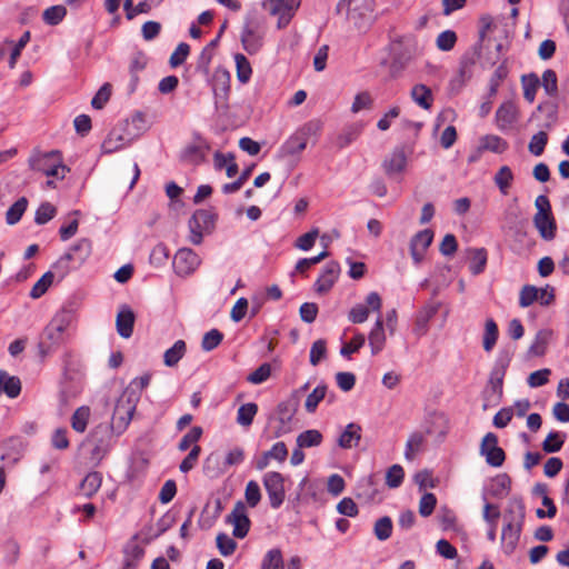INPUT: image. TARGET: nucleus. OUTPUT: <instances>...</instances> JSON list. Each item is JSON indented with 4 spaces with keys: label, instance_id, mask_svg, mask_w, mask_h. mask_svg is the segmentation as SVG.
<instances>
[{
    "label": "nucleus",
    "instance_id": "58836bf2",
    "mask_svg": "<svg viewBox=\"0 0 569 569\" xmlns=\"http://www.w3.org/2000/svg\"><path fill=\"white\" fill-rule=\"evenodd\" d=\"M67 16V9L62 4H56L47 8L42 12V20L48 26H58Z\"/></svg>",
    "mask_w": 569,
    "mask_h": 569
},
{
    "label": "nucleus",
    "instance_id": "864d4df0",
    "mask_svg": "<svg viewBox=\"0 0 569 569\" xmlns=\"http://www.w3.org/2000/svg\"><path fill=\"white\" fill-rule=\"evenodd\" d=\"M57 213V209L53 204L50 202H43L39 206V208L36 211L34 216V222L39 226L46 224L51 219L54 218Z\"/></svg>",
    "mask_w": 569,
    "mask_h": 569
},
{
    "label": "nucleus",
    "instance_id": "338daca9",
    "mask_svg": "<svg viewBox=\"0 0 569 569\" xmlns=\"http://www.w3.org/2000/svg\"><path fill=\"white\" fill-rule=\"evenodd\" d=\"M539 290L531 284H526L520 290L519 306L527 308L538 300Z\"/></svg>",
    "mask_w": 569,
    "mask_h": 569
},
{
    "label": "nucleus",
    "instance_id": "ddd939ff",
    "mask_svg": "<svg viewBox=\"0 0 569 569\" xmlns=\"http://www.w3.org/2000/svg\"><path fill=\"white\" fill-rule=\"evenodd\" d=\"M350 9L347 20L353 23L356 29H362L369 13L372 11V0H349Z\"/></svg>",
    "mask_w": 569,
    "mask_h": 569
},
{
    "label": "nucleus",
    "instance_id": "c756f323",
    "mask_svg": "<svg viewBox=\"0 0 569 569\" xmlns=\"http://www.w3.org/2000/svg\"><path fill=\"white\" fill-rule=\"evenodd\" d=\"M411 99L421 108L428 110L433 102V94L430 88L422 83L412 87L410 92Z\"/></svg>",
    "mask_w": 569,
    "mask_h": 569
},
{
    "label": "nucleus",
    "instance_id": "680f3d73",
    "mask_svg": "<svg viewBox=\"0 0 569 569\" xmlns=\"http://www.w3.org/2000/svg\"><path fill=\"white\" fill-rule=\"evenodd\" d=\"M217 548L223 557L232 555L237 548V542L227 533L220 532L217 536Z\"/></svg>",
    "mask_w": 569,
    "mask_h": 569
},
{
    "label": "nucleus",
    "instance_id": "603ef678",
    "mask_svg": "<svg viewBox=\"0 0 569 569\" xmlns=\"http://www.w3.org/2000/svg\"><path fill=\"white\" fill-rule=\"evenodd\" d=\"M513 180L512 171L509 167L503 166L495 176V183L498 186L502 194L508 193V189Z\"/></svg>",
    "mask_w": 569,
    "mask_h": 569
},
{
    "label": "nucleus",
    "instance_id": "39448f33",
    "mask_svg": "<svg viewBox=\"0 0 569 569\" xmlns=\"http://www.w3.org/2000/svg\"><path fill=\"white\" fill-rule=\"evenodd\" d=\"M217 216L212 210L198 209L189 219V240L192 244H200L204 233H210L214 228Z\"/></svg>",
    "mask_w": 569,
    "mask_h": 569
},
{
    "label": "nucleus",
    "instance_id": "2f4dec72",
    "mask_svg": "<svg viewBox=\"0 0 569 569\" xmlns=\"http://www.w3.org/2000/svg\"><path fill=\"white\" fill-rule=\"evenodd\" d=\"M509 72H510V70H509V67H508L506 60L502 61L496 68V70L493 71V73L491 74L490 80H489V90H488L489 98H493L497 94L501 82L507 79V77L509 76Z\"/></svg>",
    "mask_w": 569,
    "mask_h": 569
},
{
    "label": "nucleus",
    "instance_id": "2eb2a0df",
    "mask_svg": "<svg viewBox=\"0 0 569 569\" xmlns=\"http://www.w3.org/2000/svg\"><path fill=\"white\" fill-rule=\"evenodd\" d=\"M340 273V266L337 261H330L328 262L321 274L318 277V279L315 282V290L318 293H326L328 292L335 282L337 281Z\"/></svg>",
    "mask_w": 569,
    "mask_h": 569
},
{
    "label": "nucleus",
    "instance_id": "052dcab7",
    "mask_svg": "<svg viewBox=\"0 0 569 569\" xmlns=\"http://www.w3.org/2000/svg\"><path fill=\"white\" fill-rule=\"evenodd\" d=\"M433 240V232L430 229H423L417 232L410 240V244L425 251L429 248Z\"/></svg>",
    "mask_w": 569,
    "mask_h": 569
},
{
    "label": "nucleus",
    "instance_id": "4d7b16f0",
    "mask_svg": "<svg viewBox=\"0 0 569 569\" xmlns=\"http://www.w3.org/2000/svg\"><path fill=\"white\" fill-rule=\"evenodd\" d=\"M540 84L543 87L546 93L550 97H555L558 93V80L557 74L553 70L547 69L542 73Z\"/></svg>",
    "mask_w": 569,
    "mask_h": 569
},
{
    "label": "nucleus",
    "instance_id": "f8f14e48",
    "mask_svg": "<svg viewBox=\"0 0 569 569\" xmlns=\"http://www.w3.org/2000/svg\"><path fill=\"white\" fill-rule=\"evenodd\" d=\"M199 256L189 248H181L173 258V268L178 276H189L200 266Z\"/></svg>",
    "mask_w": 569,
    "mask_h": 569
},
{
    "label": "nucleus",
    "instance_id": "aec40b11",
    "mask_svg": "<svg viewBox=\"0 0 569 569\" xmlns=\"http://www.w3.org/2000/svg\"><path fill=\"white\" fill-rule=\"evenodd\" d=\"M518 110L512 101H505L496 111V122L499 129L507 130L517 122Z\"/></svg>",
    "mask_w": 569,
    "mask_h": 569
},
{
    "label": "nucleus",
    "instance_id": "4468645a",
    "mask_svg": "<svg viewBox=\"0 0 569 569\" xmlns=\"http://www.w3.org/2000/svg\"><path fill=\"white\" fill-rule=\"evenodd\" d=\"M149 126L144 119V116L141 112L132 116L130 120L126 121L124 124V134H121L117 138V140L122 142H132L136 139H139L142 133L148 130Z\"/></svg>",
    "mask_w": 569,
    "mask_h": 569
},
{
    "label": "nucleus",
    "instance_id": "cd10ccee",
    "mask_svg": "<svg viewBox=\"0 0 569 569\" xmlns=\"http://www.w3.org/2000/svg\"><path fill=\"white\" fill-rule=\"evenodd\" d=\"M0 391H3L11 399L17 398L21 392L20 379L0 370Z\"/></svg>",
    "mask_w": 569,
    "mask_h": 569
},
{
    "label": "nucleus",
    "instance_id": "de8ad7c7",
    "mask_svg": "<svg viewBox=\"0 0 569 569\" xmlns=\"http://www.w3.org/2000/svg\"><path fill=\"white\" fill-rule=\"evenodd\" d=\"M28 207V200L22 197L18 199L7 211L6 221L8 224H16L24 213Z\"/></svg>",
    "mask_w": 569,
    "mask_h": 569
},
{
    "label": "nucleus",
    "instance_id": "a211bd4d",
    "mask_svg": "<svg viewBox=\"0 0 569 569\" xmlns=\"http://www.w3.org/2000/svg\"><path fill=\"white\" fill-rule=\"evenodd\" d=\"M136 316L132 309L123 305L120 307L116 319L117 332L120 337L128 339L132 336Z\"/></svg>",
    "mask_w": 569,
    "mask_h": 569
},
{
    "label": "nucleus",
    "instance_id": "20e7f679",
    "mask_svg": "<svg viewBox=\"0 0 569 569\" xmlns=\"http://www.w3.org/2000/svg\"><path fill=\"white\" fill-rule=\"evenodd\" d=\"M68 323V315L63 312L61 315H57L44 328L38 345L41 356L44 357L49 355L63 341V333Z\"/></svg>",
    "mask_w": 569,
    "mask_h": 569
},
{
    "label": "nucleus",
    "instance_id": "3c124183",
    "mask_svg": "<svg viewBox=\"0 0 569 569\" xmlns=\"http://www.w3.org/2000/svg\"><path fill=\"white\" fill-rule=\"evenodd\" d=\"M373 532H375L376 538L380 541H385V540L389 539L392 533L391 518L388 516L379 518L375 522Z\"/></svg>",
    "mask_w": 569,
    "mask_h": 569
},
{
    "label": "nucleus",
    "instance_id": "7ed1b4c3",
    "mask_svg": "<svg viewBox=\"0 0 569 569\" xmlns=\"http://www.w3.org/2000/svg\"><path fill=\"white\" fill-rule=\"evenodd\" d=\"M266 26L263 18L257 12H250L244 17L240 40L243 49L249 54L257 53L263 44Z\"/></svg>",
    "mask_w": 569,
    "mask_h": 569
},
{
    "label": "nucleus",
    "instance_id": "6ab92c4d",
    "mask_svg": "<svg viewBox=\"0 0 569 569\" xmlns=\"http://www.w3.org/2000/svg\"><path fill=\"white\" fill-rule=\"evenodd\" d=\"M406 164L407 153L403 148L399 147L388 154L382 162L383 170L389 177L401 173L405 170Z\"/></svg>",
    "mask_w": 569,
    "mask_h": 569
},
{
    "label": "nucleus",
    "instance_id": "ea45409f",
    "mask_svg": "<svg viewBox=\"0 0 569 569\" xmlns=\"http://www.w3.org/2000/svg\"><path fill=\"white\" fill-rule=\"evenodd\" d=\"M257 412L258 406L254 402L244 403L238 409L237 422L242 427H249L251 426Z\"/></svg>",
    "mask_w": 569,
    "mask_h": 569
},
{
    "label": "nucleus",
    "instance_id": "bf43d9fd",
    "mask_svg": "<svg viewBox=\"0 0 569 569\" xmlns=\"http://www.w3.org/2000/svg\"><path fill=\"white\" fill-rule=\"evenodd\" d=\"M425 441V437L421 432H413L409 436L406 445L405 456L408 460L413 459L416 452H418Z\"/></svg>",
    "mask_w": 569,
    "mask_h": 569
},
{
    "label": "nucleus",
    "instance_id": "dca6fc26",
    "mask_svg": "<svg viewBox=\"0 0 569 569\" xmlns=\"http://www.w3.org/2000/svg\"><path fill=\"white\" fill-rule=\"evenodd\" d=\"M323 123L312 119L302 124L292 136L293 142H315L321 138Z\"/></svg>",
    "mask_w": 569,
    "mask_h": 569
},
{
    "label": "nucleus",
    "instance_id": "4c0bfd02",
    "mask_svg": "<svg viewBox=\"0 0 569 569\" xmlns=\"http://www.w3.org/2000/svg\"><path fill=\"white\" fill-rule=\"evenodd\" d=\"M470 264L469 269L472 274H480L483 272L487 264V250L485 248H477L470 250Z\"/></svg>",
    "mask_w": 569,
    "mask_h": 569
},
{
    "label": "nucleus",
    "instance_id": "69168bd1",
    "mask_svg": "<svg viewBox=\"0 0 569 569\" xmlns=\"http://www.w3.org/2000/svg\"><path fill=\"white\" fill-rule=\"evenodd\" d=\"M405 477L403 468L400 465L391 466L386 475V483L389 488H398Z\"/></svg>",
    "mask_w": 569,
    "mask_h": 569
},
{
    "label": "nucleus",
    "instance_id": "412c9836",
    "mask_svg": "<svg viewBox=\"0 0 569 569\" xmlns=\"http://www.w3.org/2000/svg\"><path fill=\"white\" fill-rule=\"evenodd\" d=\"M92 244L91 241L87 238H82L78 240L70 249L66 252V254L70 256V261L73 267H81L88 258L91 256Z\"/></svg>",
    "mask_w": 569,
    "mask_h": 569
},
{
    "label": "nucleus",
    "instance_id": "79ce46f5",
    "mask_svg": "<svg viewBox=\"0 0 569 569\" xmlns=\"http://www.w3.org/2000/svg\"><path fill=\"white\" fill-rule=\"evenodd\" d=\"M322 442V435L316 429H310L301 432L297 437V446L300 448L317 447Z\"/></svg>",
    "mask_w": 569,
    "mask_h": 569
},
{
    "label": "nucleus",
    "instance_id": "f03ea898",
    "mask_svg": "<svg viewBox=\"0 0 569 569\" xmlns=\"http://www.w3.org/2000/svg\"><path fill=\"white\" fill-rule=\"evenodd\" d=\"M28 162L30 169L41 171L47 177L63 179L69 172V168L63 164L62 154L58 150L41 152L39 149H34Z\"/></svg>",
    "mask_w": 569,
    "mask_h": 569
},
{
    "label": "nucleus",
    "instance_id": "393cba45",
    "mask_svg": "<svg viewBox=\"0 0 569 569\" xmlns=\"http://www.w3.org/2000/svg\"><path fill=\"white\" fill-rule=\"evenodd\" d=\"M230 90V73L224 69H217L212 78V91L217 101L226 100Z\"/></svg>",
    "mask_w": 569,
    "mask_h": 569
},
{
    "label": "nucleus",
    "instance_id": "13d9d810",
    "mask_svg": "<svg viewBox=\"0 0 569 569\" xmlns=\"http://www.w3.org/2000/svg\"><path fill=\"white\" fill-rule=\"evenodd\" d=\"M202 436V428L199 426L192 427L178 443L180 451H187L191 445H196Z\"/></svg>",
    "mask_w": 569,
    "mask_h": 569
},
{
    "label": "nucleus",
    "instance_id": "473e14b6",
    "mask_svg": "<svg viewBox=\"0 0 569 569\" xmlns=\"http://www.w3.org/2000/svg\"><path fill=\"white\" fill-rule=\"evenodd\" d=\"M187 351V346L183 340H177L173 346L167 349L163 353V362L167 367H174L182 359Z\"/></svg>",
    "mask_w": 569,
    "mask_h": 569
},
{
    "label": "nucleus",
    "instance_id": "7c9ffc66",
    "mask_svg": "<svg viewBox=\"0 0 569 569\" xmlns=\"http://www.w3.org/2000/svg\"><path fill=\"white\" fill-rule=\"evenodd\" d=\"M526 516L525 505L520 498H512L506 510V519L508 523L523 525Z\"/></svg>",
    "mask_w": 569,
    "mask_h": 569
},
{
    "label": "nucleus",
    "instance_id": "c03bdc74",
    "mask_svg": "<svg viewBox=\"0 0 569 569\" xmlns=\"http://www.w3.org/2000/svg\"><path fill=\"white\" fill-rule=\"evenodd\" d=\"M237 78L241 83H247L252 74V68L249 60L242 53L234 54Z\"/></svg>",
    "mask_w": 569,
    "mask_h": 569
},
{
    "label": "nucleus",
    "instance_id": "5701e85b",
    "mask_svg": "<svg viewBox=\"0 0 569 569\" xmlns=\"http://www.w3.org/2000/svg\"><path fill=\"white\" fill-rule=\"evenodd\" d=\"M371 355L381 352L386 345L385 321L381 315H378L376 322L368 336Z\"/></svg>",
    "mask_w": 569,
    "mask_h": 569
},
{
    "label": "nucleus",
    "instance_id": "1a4fd4ad",
    "mask_svg": "<svg viewBox=\"0 0 569 569\" xmlns=\"http://www.w3.org/2000/svg\"><path fill=\"white\" fill-rule=\"evenodd\" d=\"M480 455L486 458V462L491 467H501L506 459V453L502 448L498 446V437L488 432L480 445Z\"/></svg>",
    "mask_w": 569,
    "mask_h": 569
},
{
    "label": "nucleus",
    "instance_id": "0e129e2a",
    "mask_svg": "<svg viewBox=\"0 0 569 569\" xmlns=\"http://www.w3.org/2000/svg\"><path fill=\"white\" fill-rule=\"evenodd\" d=\"M457 42V34L452 30H445L438 34L436 43L441 51H450Z\"/></svg>",
    "mask_w": 569,
    "mask_h": 569
},
{
    "label": "nucleus",
    "instance_id": "a19ab883",
    "mask_svg": "<svg viewBox=\"0 0 569 569\" xmlns=\"http://www.w3.org/2000/svg\"><path fill=\"white\" fill-rule=\"evenodd\" d=\"M90 418L89 407H79L71 417V427L77 432H84Z\"/></svg>",
    "mask_w": 569,
    "mask_h": 569
},
{
    "label": "nucleus",
    "instance_id": "f257e3e1",
    "mask_svg": "<svg viewBox=\"0 0 569 569\" xmlns=\"http://www.w3.org/2000/svg\"><path fill=\"white\" fill-rule=\"evenodd\" d=\"M138 400L139 395L131 389H124L118 398L109 426L117 437L127 430L136 411Z\"/></svg>",
    "mask_w": 569,
    "mask_h": 569
},
{
    "label": "nucleus",
    "instance_id": "a878e982",
    "mask_svg": "<svg viewBox=\"0 0 569 569\" xmlns=\"http://www.w3.org/2000/svg\"><path fill=\"white\" fill-rule=\"evenodd\" d=\"M533 224L545 240H552L556 237V222L552 214L536 213Z\"/></svg>",
    "mask_w": 569,
    "mask_h": 569
},
{
    "label": "nucleus",
    "instance_id": "6e6d98bb",
    "mask_svg": "<svg viewBox=\"0 0 569 569\" xmlns=\"http://www.w3.org/2000/svg\"><path fill=\"white\" fill-rule=\"evenodd\" d=\"M111 84L109 82L103 83L91 100L93 109L101 110L107 104L111 97Z\"/></svg>",
    "mask_w": 569,
    "mask_h": 569
},
{
    "label": "nucleus",
    "instance_id": "e2e57ef3",
    "mask_svg": "<svg viewBox=\"0 0 569 569\" xmlns=\"http://www.w3.org/2000/svg\"><path fill=\"white\" fill-rule=\"evenodd\" d=\"M327 356V343L323 339L316 340L310 348V363L318 366Z\"/></svg>",
    "mask_w": 569,
    "mask_h": 569
},
{
    "label": "nucleus",
    "instance_id": "0eeeda50",
    "mask_svg": "<svg viewBox=\"0 0 569 569\" xmlns=\"http://www.w3.org/2000/svg\"><path fill=\"white\" fill-rule=\"evenodd\" d=\"M113 436H116L114 432L107 426L100 425L92 430L90 440L93 445L91 451L93 458L100 460L112 449L114 445Z\"/></svg>",
    "mask_w": 569,
    "mask_h": 569
},
{
    "label": "nucleus",
    "instance_id": "bb28decb",
    "mask_svg": "<svg viewBox=\"0 0 569 569\" xmlns=\"http://www.w3.org/2000/svg\"><path fill=\"white\" fill-rule=\"evenodd\" d=\"M361 439V427L357 423H349L338 439V445L343 449L358 446Z\"/></svg>",
    "mask_w": 569,
    "mask_h": 569
},
{
    "label": "nucleus",
    "instance_id": "a18cd8bd",
    "mask_svg": "<svg viewBox=\"0 0 569 569\" xmlns=\"http://www.w3.org/2000/svg\"><path fill=\"white\" fill-rule=\"evenodd\" d=\"M307 144H281L278 157L289 164L297 162L298 157L305 150Z\"/></svg>",
    "mask_w": 569,
    "mask_h": 569
},
{
    "label": "nucleus",
    "instance_id": "774afa93",
    "mask_svg": "<svg viewBox=\"0 0 569 569\" xmlns=\"http://www.w3.org/2000/svg\"><path fill=\"white\" fill-rule=\"evenodd\" d=\"M246 501L249 507L254 508L261 500V491L257 481L250 480L246 486Z\"/></svg>",
    "mask_w": 569,
    "mask_h": 569
},
{
    "label": "nucleus",
    "instance_id": "37998d69",
    "mask_svg": "<svg viewBox=\"0 0 569 569\" xmlns=\"http://www.w3.org/2000/svg\"><path fill=\"white\" fill-rule=\"evenodd\" d=\"M72 269H77L73 267L70 261L69 254H62L52 266L51 270L54 273V279L57 278L59 281L63 280Z\"/></svg>",
    "mask_w": 569,
    "mask_h": 569
},
{
    "label": "nucleus",
    "instance_id": "c85d7f7f",
    "mask_svg": "<svg viewBox=\"0 0 569 569\" xmlns=\"http://www.w3.org/2000/svg\"><path fill=\"white\" fill-rule=\"evenodd\" d=\"M295 412L296 406L291 401H282L278 405L277 413L281 428L276 431V437H280L289 430L286 426L292 420Z\"/></svg>",
    "mask_w": 569,
    "mask_h": 569
},
{
    "label": "nucleus",
    "instance_id": "49530a36",
    "mask_svg": "<svg viewBox=\"0 0 569 569\" xmlns=\"http://www.w3.org/2000/svg\"><path fill=\"white\" fill-rule=\"evenodd\" d=\"M54 280L53 271H47L31 288L30 297L32 299H39L42 297Z\"/></svg>",
    "mask_w": 569,
    "mask_h": 569
},
{
    "label": "nucleus",
    "instance_id": "72a5a7b5",
    "mask_svg": "<svg viewBox=\"0 0 569 569\" xmlns=\"http://www.w3.org/2000/svg\"><path fill=\"white\" fill-rule=\"evenodd\" d=\"M327 391V385L320 383L308 395L305 402V408L308 413L316 412L318 405L326 399Z\"/></svg>",
    "mask_w": 569,
    "mask_h": 569
},
{
    "label": "nucleus",
    "instance_id": "c9c22d12",
    "mask_svg": "<svg viewBox=\"0 0 569 569\" xmlns=\"http://www.w3.org/2000/svg\"><path fill=\"white\" fill-rule=\"evenodd\" d=\"M102 476L98 471L89 472L80 483V489L88 498L92 497L101 487Z\"/></svg>",
    "mask_w": 569,
    "mask_h": 569
},
{
    "label": "nucleus",
    "instance_id": "4be33fe9",
    "mask_svg": "<svg viewBox=\"0 0 569 569\" xmlns=\"http://www.w3.org/2000/svg\"><path fill=\"white\" fill-rule=\"evenodd\" d=\"M482 22H483V27L481 28V30L479 31V41L477 44H475L473 47V51L471 53H467L462 57L461 59V68H460V72H461V76H465L466 74V71L467 69L470 67V66H473L476 63V61L478 60V58L480 57L481 54V43L486 37V33H487V30L489 29L490 24H491V19L490 18H482Z\"/></svg>",
    "mask_w": 569,
    "mask_h": 569
},
{
    "label": "nucleus",
    "instance_id": "f704fd0d",
    "mask_svg": "<svg viewBox=\"0 0 569 569\" xmlns=\"http://www.w3.org/2000/svg\"><path fill=\"white\" fill-rule=\"evenodd\" d=\"M499 330L496 321L492 318L486 320L485 332L482 338V346L485 351L490 352L497 343Z\"/></svg>",
    "mask_w": 569,
    "mask_h": 569
},
{
    "label": "nucleus",
    "instance_id": "f3484780",
    "mask_svg": "<svg viewBox=\"0 0 569 569\" xmlns=\"http://www.w3.org/2000/svg\"><path fill=\"white\" fill-rule=\"evenodd\" d=\"M521 530H522L521 523L516 525L515 522H511V523L507 522L502 527L501 548H502V551L507 556H510L516 550L519 539H520Z\"/></svg>",
    "mask_w": 569,
    "mask_h": 569
},
{
    "label": "nucleus",
    "instance_id": "8fccbe9b",
    "mask_svg": "<svg viewBox=\"0 0 569 569\" xmlns=\"http://www.w3.org/2000/svg\"><path fill=\"white\" fill-rule=\"evenodd\" d=\"M261 569H284L281 550H269L262 559Z\"/></svg>",
    "mask_w": 569,
    "mask_h": 569
},
{
    "label": "nucleus",
    "instance_id": "9b49d317",
    "mask_svg": "<svg viewBox=\"0 0 569 569\" xmlns=\"http://www.w3.org/2000/svg\"><path fill=\"white\" fill-rule=\"evenodd\" d=\"M511 361V355L508 351H500L489 378L491 391L498 397L502 396L503 378Z\"/></svg>",
    "mask_w": 569,
    "mask_h": 569
},
{
    "label": "nucleus",
    "instance_id": "e433bc0d",
    "mask_svg": "<svg viewBox=\"0 0 569 569\" xmlns=\"http://www.w3.org/2000/svg\"><path fill=\"white\" fill-rule=\"evenodd\" d=\"M521 84L523 89V98L532 103L536 97V92L540 87V79L536 73L523 74L521 77Z\"/></svg>",
    "mask_w": 569,
    "mask_h": 569
},
{
    "label": "nucleus",
    "instance_id": "423d86ee",
    "mask_svg": "<svg viewBox=\"0 0 569 569\" xmlns=\"http://www.w3.org/2000/svg\"><path fill=\"white\" fill-rule=\"evenodd\" d=\"M262 480L271 508L278 509L286 497L283 476L277 471H269L264 473Z\"/></svg>",
    "mask_w": 569,
    "mask_h": 569
},
{
    "label": "nucleus",
    "instance_id": "5fc2aeb1",
    "mask_svg": "<svg viewBox=\"0 0 569 569\" xmlns=\"http://www.w3.org/2000/svg\"><path fill=\"white\" fill-rule=\"evenodd\" d=\"M223 340V335L218 329H211L202 337L201 348L203 351H211L216 349Z\"/></svg>",
    "mask_w": 569,
    "mask_h": 569
},
{
    "label": "nucleus",
    "instance_id": "9d476101",
    "mask_svg": "<svg viewBox=\"0 0 569 569\" xmlns=\"http://www.w3.org/2000/svg\"><path fill=\"white\" fill-rule=\"evenodd\" d=\"M226 522L233 526L232 535L236 538L242 539L248 535L251 521L242 501L236 502L232 511L226 517Z\"/></svg>",
    "mask_w": 569,
    "mask_h": 569
},
{
    "label": "nucleus",
    "instance_id": "09e8293b",
    "mask_svg": "<svg viewBox=\"0 0 569 569\" xmlns=\"http://www.w3.org/2000/svg\"><path fill=\"white\" fill-rule=\"evenodd\" d=\"M565 435L558 431H551L542 442V450L547 453L560 451L565 442Z\"/></svg>",
    "mask_w": 569,
    "mask_h": 569
},
{
    "label": "nucleus",
    "instance_id": "b1692460",
    "mask_svg": "<svg viewBox=\"0 0 569 569\" xmlns=\"http://www.w3.org/2000/svg\"><path fill=\"white\" fill-rule=\"evenodd\" d=\"M511 479L508 475L501 473L491 480L488 489L482 493L483 501L487 500V495L492 498H505L510 491Z\"/></svg>",
    "mask_w": 569,
    "mask_h": 569
},
{
    "label": "nucleus",
    "instance_id": "6e6552de",
    "mask_svg": "<svg viewBox=\"0 0 569 569\" xmlns=\"http://www.w3.org/2000/svg\"><path fill=\"white\" fill-rule=\"evenodd\" d=\"M382 300L378 292L372 291L366 297V305L358 303L348 313V320L352 323H363L369 318L370 310L381 315Z\"/></svg>",
    "mask_w": 569,
    "mask_h": 569
}]
</instances>
